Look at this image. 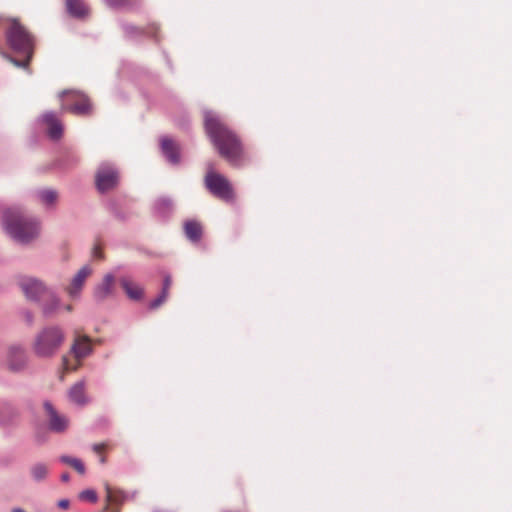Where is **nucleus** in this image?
<instances>
[{
  "instance_id": "obj_1",
  "label": "nucleus",
  "mask_w": 512,
  "mask_h": 512,
  "mask_svg": "<svg viewBox=\"0 0 512 512\" xmlns=\"http://www.w3.org/2000/svg\"><path fill=\"white\" fill-rule=\"evenodd\" d=\"M204 125L219 155L232 166L241 165L245 160V153L239 137L212 113H206Z\"/></svg>"
},
{
  "instance_id": "obj_2",
  "label": "nucleus",
  "mask_w": 512,
  "mask_h": 512,
  "mask_svg": "<svg viewBox=\"0 0 512 512\" xmlns=\"http://www.w3.org/2000/svg\"><path fill=\"white\" fill-rule=\"evenodd\" d=\"M0 30L14 55L0 49L1 56L14 66L28 69L32 57V40L26 29L16 20L0 17Z\"/></svg>"
},
{
  "instance_id": "obj_3",
  "label": "nucleus",
  "mask_w": 512,
  "mask_h": 512,
  "mask_svg": "<svg viewBox=\"0 0 512 512\" xmlns=\"http://www.w3.org/2000/svg\"><path fill=\"white\" fill-rule=\"evenodd\" d=\"M0 222L5 233L14 242L25 245L32 240V222L20 207H6L0 201Z\"/></svg>"
},
{
  "instance_id": "obj_4",
  "label": "nucleus",
  "mask_w": 512,
  "mask_h": 512,
  "mask_svg": "<svg viewBox=\"0 0 512 512\" xmlns=\"http://www.w3.org/2000/svg\"><path fill=\"white\" fill-rule=\"evenodd\" d=\"M203 183L205 189L220 201L228 204L236 201L237 195L231 181L223 174L217 172L211 164L207 166Z\"/></svg>"
},
{
  "instance_id": "obj_5",
  "label": "nucleus",
  "mask_w": 512,
  "mask_h": 512,
  "mask_svg": "<svg viewBox=\"0 0 512 512\" xmlns=\"http://www.w3.org/2000/svg\"><path fill=\"white\" fill-rule=\"evenodd\" d=\"M65 334L59 326H47L39 331L34 341V354L41 357L53 355L62 345Z\"/></svg>"
},
{
  "instance_id": "obj_6",
  "label": "nucleus",
  "mask_w": 512,
  "mask_h": 512,
  "mask_svg": "<svg viewBox=\"0 0 512 512\" xmlns=\"http://www.w3.org/2000/svg\"><path fill=\"white\" fill-rule=\"evenodd\" d=\"M60 97L63 100V111L77 116H86L92 113V104L85 94L75 90H65L61 92Z\"/></svg>"
},
{
  "instance_id": "obj_7",
  "label": "nucleus",
  "mask_w": 512,
  "mask_h": 512,
  "mask_svg": "<svg viewBox=\"0 0 512 512\" xmlns=\"http://www.w3.org/2000/svg\"><path fill=\"white\" fill-rule=\"evenodd\" d=\"M37 301L42 308L44 315L54 314L59 307V300L52 291L40 281L34 280V301Z\"/></svg>"
},
{
  "instance_id": "obj_8",
  "label": "nucleus",
  "mask_w": 512,
  "mask_h": 512,
  "mask_svg": "<svg viewBox=\"0 0 512 512\" xmlns=\"http://www.w3.org/2000/svg\"><path fill=\"white\" fill-rule=\"evenodd\" d=\"M41 123L44 126L45 133L52 141H59L64 133V125L61 119L53 112H47L42 115Z\"/></svg>"
},
{
  "instance_id": "obj_9",
  "label": "nucleus",
  "mask_w": 512,
  "mask_h": 512,
  "mask_svg": "<svg viewBox=\"0 0 512 512\" xmlns=\"http://www.w3.org/2000/svg\"><path fill=\"white\" fill-rule=\"evenodd\" d=\"M118 173L110 165H102L96 173V187L100 192H105L116 187Z\"/></svg>"
},
{
  "instance_id": "obj_10",
  "label": "nucleus",
  "mask_w": 512,
  "mask_h": 512,
  "mask_svg": "<svg viewBox=\"0 0 512 512\" xmlns=\"http://www.w3.org/2000/svg\"><path fill=\"white\" fill-rule=\"evenodd\" d=\"M44 410L50 431L63 433L67 430L69 426V419L65 415L59 414L48 401L44 403Z\"/></svg>"
},
{
  "instance_id": "obj_11",
  "label": "nucleus",
  "mask_w": 512,
  "mask_h": 512,
  "mask_svg": "<svg viewBox=\"0 0 512 512\" xmlns=\"http://www.w3.org/2000/svg\"><path fill=\"white\" fill-rule=\"evenodd\" d=\"M7 362L11 371L19 372L23 370L27 363V357L22 346L13 344L9 347Z\"/></svg>"
},
{
  "instance_id": "obj_12",
  "label": "nucleus",
  "mask_w": 512,
  "mask_h": 512,
  "mask_svg": "<svg viewBox=\"0 0 512 512\" xmlns=\"http://www.w3.org/2000/svg\"><path fill=\"white\" fill-rule=\"evenodd\" d=\"M106 490V506L105 510L109 512H120V506L126 500V494L119 489L113 488L110 485H105Z\"/></svg>"
},
{
  "instance_id": "obj_13",
  "label": "nucleus",
  "mask_w": 512,
  "mask_h": 512,
  "mask_svg": "<svg viewBox=\"0 0 512 512\" xmlns=\"http://www.w3.org/2000/svg\"><path fill=\"white\" fill-rule=\"evenodd\" d=\"M92 274V268L89 265L83 266L76 275L72 278L71 283L66 288L67 293L71 297H77L86 281V279Z\"/></svg>"
},
{
  "instance_id": "obj_14",
  "label": "nucleus",
  "mask_w": 512,
  "mask_h": 512,
  "mask_svg": "<svg viewBox=\"0 0 512 512\" xmlns=\"http://www.w3.org/2000/svg\"><path fill=\"white\" fill-rule=\"evenodd\" d=\"M115 277L112 274H106L102 282L94 288V298L97 301H103L114 294Z\"/></svg>"
},
{
  "instance_id": "obj_15",
  "label": "nucleus",
  "mask_w": 512,
  "mask_h": 512,
  "mask_svg": "<svg viewBox=\"0 0 512 512\" xmlns=\"http://www.w3.org/2000/svg\"><path fill=\"white\" fill-rule=\"evenodd\" d=\"M92 352L91 339L88 336H77L71 347L74 358L83 359Z\"/></svg>"
},
{
  "instance_id": "obj_16",
  "label": "nucleus",
  "mask_w": 512,
  "mask_h": 512,
  "mask_svg": "<svg viewBox=\"0 0 512 512\" xmlns=\"http://www.w3.org/2000/svg\"><path fill=\"white\" fill-rule=\"evenodd\" d=\"M69 400L77 405H85L88 399L85 395V381L75 383L68 391Z\"/></svg>"
},
{
  "instance_id": "obj_17",
  "label": "nucleus",
  "mask_w": 512,
  "mask_h": 512,
  "mask_svg": "<svg viewBox=\"0 0 512 512\" xmlns=\"http://www.w3.org/2000/svg\"><path fill=\"white\" fill-rule=\"evenodd\" d=\"M184 232L190 241L198 242L202 237L203 228L200 222L188 220L184 223Z\"/></svg>"
},
{
  "instance_id": "obj_18",
  "label": "nucleus",
  "mask_w": 512,
  "mask_h": 512,
  "mask_svg": "<svg viewBox=\"0 0 512 512\" xmlns=\"http://www.w3.org/2000/svg\"><path fill=\"white\" fill-rule=\"evenodd\" d=\"M120 284L131 300H140L143 297V289L129 278H122Z\"/></svg>"
},
{
  "instance_id": "obj_19",
  "label": "nucleus",
  "mask_w": 512,
  "mask_h": 512,
  "mask_svg": "<svg viewBox=\"0 0 512 512\" xmlns=\"http://www.w3.org/2000/svg\"><path fill=\"white\" fill-rule=\"evenodd\" d=\"M161 148L171 163L177 164L179 162V148L174 141L168 138L162 139Z\"/></svg>"
},
{
  "instance_id": "obj_20",
  "label": "nucleus",
  "mask_w": 512,
  "mask_h": 512,
  "mask_svg": "<svg viewBox=\"0 0 512 512\" xmlns=\"http://www.w3.org/2000/svg\"><path fill=\"white\" fill-rule=\"evenodd\" d=\"M67 11L74 17H85L88 14V8L83 0H66Z\"/></svg>"
},
{
  "instance_id": "obj_21",
  "label": "nucleus",
  "mask_w": 512,
  "mask_h": 512,
  "mask_svg": "<svg viewBox=\"0 0 512 512\" xmlns=\"http://www.w3.org/2000/svg\"><path fill=\"white\" fill-rule=\"evenodd\" d=\"M171 285H172V278L170 275H165L164 276V283H163V288H162V292L161 294L151 302L150 304V307L152 309H155L157 307H159L162 303H164L169 295V290L171 288Z\"/></svg>"
},
{
  "instance_id": "obj_22",
  "label": "nucleus",
  "mask_w": 512,
  "mask_h": 512,
  "mask_svg": "<svg viewBox=\"0 0 512 512\" xmlns=\"http://www.w3.org/2000/svg\"><path fill=\"white\" fill-rule=\"evenodd\" d=\"M81 360L82 359L75 358L72 361V360L68 359L66 356H64L63 359H62V369H63V371H62V374L60 376V379L63 380L65 373L78 370V368L82 364Z\"/></svg>"
},
{
  "instance_id": "obj_23",
  "label": "nucleus",
  "mask_w": 512,
  "mask_h": 512,
  "mask_svg": "<svg viewBox=\"0 0 512 512\" xmlns=\"http://www.w3.org/2000/svg\"><path fill=\"white\" fill-rule=\"evenodd\" d=\"M38 197L44 205L48 206L54 205L57 202L58 194L55 190L44 189L39 192Z\"/></svg>"
},
{
  "instance_id": "obj_24",
  "label": "nucleus",
  "mask_w": 512,
  "mask_h": 512,
  "mask_svg": "<svg viewBox=\"0 0 512 512\" xmlns=\"http://www.w3.org/2000/svg\"><path fill=\"white\" fill-rule=\"evenodd\" d=\"M60 460L71 466L73 469H75L79 474L85 473V466L83 462L80 459L69 457V456H61Z\"/></svg>"
},
{
  "instance_id": "obj_25",
  "label": "nucleus",
  "mask_w": 512,
  "mask_h": 512,
  "mask_svg": "<svg viewBox=\"0 0 512 512\" xmlns=\"http://www.w3.org/2000/svg\"><path fill=\"white\" fill-rule=\"evenodd\" d=\"M18 285L28 300L32 299V280L27 276H19Z\"/></svg>"
},
{
  "instance_id": "obj_26",
  "label": "nucleus",
  "mask_w": 512,
  "mask_h": 512,
  "mask_svg": "<svg viewBox=\"0 0 512 512\" xmlns=\"http://www.w3.org/2000/svg\"><path fill=\"white\" fill-rule=\"evenodd\" d=\"M17 416H18L17 411L12 407H8L7 408V417H2L0 415V425L1 426L9 425L17 418Z\"/></svg>"
},
{
  "instance_id": "obj_27",
  "label": "nucleus",
  "mask_w": 512,
  "mask_h": 512,
  "mask_svg": "<svg viewBox=\"0 0 512 512\" xmlns=\"http://www.w3.org/2000/svg\"><path fill=\"white\" fill-rule=\"evenodd\" d=\"M109 448H110V446H109V444H107V443H98V444H94V445H93V447H92L93 451H94L96 454H98V455L100 456V462H101L102 464H105V463H106V461H107V460H106V457H105V456H103V455H102V453H103L105 450L109 449Z\"/></svg>"
},
{
  "instance_id": "obj_28",
  "label": "nucleus",
  "mask_w": 512,
  "mask_h": 512,
  "mask_svg": "<svg viewBox=\"0 0 512 512\" xmlns=\"http://www.w3.org/2000/svg\"><path fill=\"white\" fill-rule=\"evenodd\" d=\"M48 468L45 464H37L34 466V479L41 480L46 477Z\"/></svg>"
},
{
  "instance_id": "obj_29",
  "label": "nucleus",
  "mask_w": 512,
  "mask_h": 512,
  "mask_svg": "<svg viewBox=\"0 0 512 512\" xmlns=\"http://www.w3.org/2000/svg\"><path fill=\"white\" fill-rule=\"evenodd\" d=\"M138 0H107V3L112 7H125L133 6Z\"/></svg>"
},
{
  "instance_id": "obj_30",
  "label": "nucleus",
  "mask_w": 512,
  "mask_h": 512,
  "mask_svg": "<svg viewBox=\"0 0 512 512\" xmlns=\"http://www.w3.org/2000/svg\"><path fill=\"white\" fill-rule=\"evenodd\" d=\"M80 498L82 500H87V501H90V502H95L97 500V494L94 490H85L83 492H81L80 494Z\"/></svg>"
},
{
  "instance_id": "obj_31",
  "label": "nucleus",
  "mask_w": 512,
  "mask_h": 512,
  "mask_svg": "<svg viewBox=\"0 0 512 512\" xmlns=\"http://www.w3.org/2000/svg\"><path fill=\"white\" fill-rule=\"evenodd\" d=\"M92 255L96 259H104V253L102 251L101 244L99 243V241H96V243L94 244Z\"/></svg>"
},
{
  "instance_id": "obj_32",
  "label": "nucleus",
  "mask_w": 512,
  "mask_h": 512,
  "mask_svg": "<svg viewBox=\"0 0 512 512\" xmlns=\"http://www.w3.org/2000/svg\"><path fill=\"white\" fill-rule=\"evenodd\" d=\"M58 506L62 509H66L69 506V501L66 499L60 500Z\"/></svg>"
},
{
  "instance_id": "obj_33",
  "label": "nucleus",
  "mask_w": 512,
  "mask_h": 512,
  "mask_svg": "<svg viewBox=\"0 0 512 512\" xmlns=\"http://www.w3.org/2000/svg\"><path fill=\"white\" fill-rule=\"evenodd\" d=\"M23 316H24L25 320L29 323L30 320H31L30 312L29 311H24L23 312Z\"/></svg>"
},
{
  "instance_id": "obj_34",
  "label": "nucleus",
  "mask_w": 512,
  "mask_h": 512,
  "mask_svg": "<svg viewBox=\"0 0 512 512\" xmlns=\"http://www.w3.org/2000/svg\"><path fill=\"white\" fill-rule=\"evenodd\" d=\"M61 480L63 482H67L69 480V474H67V473L62 474Z\"/></svg>"
},
{
  "instance_id": "obj_35",
  "label": "nucleus",
  "mask_w": 512,
  "mask_h": 512,
  "mask_svg": "<svg viewBox=\"0 0 512 512\" xmlns=\"http://www.w3.org/2000/svg\"><path fill=\"white\" fill-rule=\"evenodd\" d=\"M11 512H25L22 508H14Z\"/></svg>"
},
{
  "instance_id": "obj_36",
  "label": "nucleus",
  "mask_w": 512,
  "mask_h": 512,
  "mask_svg": "<svg viewBox=\"0 0 512 512\" xmlns=\"http://www.w3.org/2000/svg\"><path fill=\"white\" fill-rule=\"evenodd\" d=\"M65 308H66V310H67V311H69V312L72 310V306H71V305H67Z\"/></svg>"
},
{
  "instance_id": "obj_37",
  "label": "nucleus",
  "mask_w": 512,
  "mask_h": 512,
  "mask_svg": "<svg viewBox=\"0 0 512 512\" xmlns=\"http://www.w3.org/2000/svg\"><path fill=\"white\" fill-rule=\"evenodd\" d=\"M33 231H34V235H35L36 234V226L35 225H34Z\"/></svg>"
}]
</instances>
